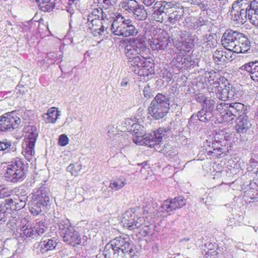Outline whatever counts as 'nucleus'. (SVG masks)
I'll list each match as a JSON object with an SVG mask.
<instances>
[{"label":"nucleus","instance_id":"1","mask_svg":"<svg viewBox=\"0 0 258 258\" xmlns=\"http://www.w3.org/2000/svg\"><path fill=\"white\" fill-rule=\"evenodd\" d=\"M136 245L127 235L120 236L107 243L103 251L105 258H132L135 254Z\"/></svg>","mask_w":258,"mask_h":258},{"label":"nucleus","instance_id":"2","mask_svg":"<svg viewBox=\"0 0 258 258\" xmlns=\"http://www.w3.org/2000/svg\"><path fill=\"white\" fill-rule=\"evenodd\" d=\"M232 134L224 131L216 132L212 141L206 140L204 144L206 153L210 158H222L226 156L233 147L231 140Z\"/></svg>","mask_w":258,"mask_h":258},{"label":"nucleus","instance_id":"3","mask_svg":"<svg viewBox=\"0 0 258 258\" xmlns=\"http://www.w3.org/2000/svg\"><path fill=\"white\" fill-rule=\"evenodd\" d=\"M222 45L234 53H246L250 49V42L243 34L231 29L227 30L221 38Z\"/></svg>","mask_w":258,"mask_h":258},{"label":"nucleus","instance_id":"4","mask_svg":"<svg viewBox=\"0 0 258 258\" xmlns=\"http://www.w3.org/2000/svg\"><path fill=\"white\" fill-rule=\"evenodd\" d=\"M108 19L107 15L102 9H94L86 18H83L81 25L85 26L94 36H98L102 35L108 28V24L105 22Z\"/></svg>","mask_w":258,"mask_h":258},{"label":"nucleus","instance_id":"5","mask_svg":"<svg viewBox=\"0 0 258 258\" xmlns=\"http://www.w3.org/2000/svg\"><path fill=\"white\" fill-rule=\"evenodd\" d=\"M112 33L117 36L129 37L136 36L138 30L135 27L133 21L118 14L113 18L110 28Z\"/></svg>","mask_w":258,"mask_h":258},{"label":"nucleus","instance_id":"6","mask_svg":"<svg viewBox=\"0 0 258 258\" xmlns=\"http://www.w3.org/2000/svg\"><path fill=\"white\" fill-rule=\"evenodd\" d=\"M57 224L59 233L64 242L74 247L82 244L84 245L85 242L82 240L85 241L84 238L87 239V237L84 236L82 239L79 232L70 225L68 219L59 220Z\"/></svg>","mask_w":258,"mask_h":258},{"label":"nucleus","instance_id":"7","mask_svg":"<svg viewBox=\"0 0 258 258\" xmlns=\"http://www.w3.org/2000/svg\"><path fill=\"white\" fill-rule=\"evenodd\" d=\"M170 103L168 96L158 93L148 107V113L154 119L163 118L168 113Z\"/></svg>","mask_w":258,"mask_h":258},{"label":"nucleus","instance_id":"8","mask_svg":"<svg viewBox=\"0 0 258 258\" xmlns=\"http://www.w3.org/2000/svg\"><path fill=\"white\" fill-rule=\"evenodd\" d=\"M216 110L221 114L224 121L229 123H231L237 116L245 114L246 111L244 105L238 102H222L216 106Z\"/></svg>","mask_w":258,"mask_h":258},{"label":"nucleus","instance_id":"9","mask_svg":"<svg viewBox=\"0 0 258 258\" xmlns=\"http://www.w3.org/2000/svg\"><path fill=\"white\" fill-rule=\"evenodd\" d=\"M130 67L132 72L140 76L148 77L154 72V62L151 57L142 54L131 61Z\"/></svg>","mask_w":258,"mask_h":258},{"label":"nucleus","instance_id":"10","mask_svg":"<svg viewBox=\"0 0 258 258\" xmlns=\"http://www.w3.org/2000/svg\"><path fill=\"white\" fill-rule=\"evenodd\" d=\"M25 165L22 159L16 158L8 165L4 173L7 181L15 182L26 177Z\"/></svg>","mask_w":258,"mask_h":258},{"label":"nucleus","instance_id":"11","mask_svg":"<svg viewBox=\"0 0 258 258\" xmlns=\"http://www.w3.org/2000/svg\"><path fill=\"white\" fill-rule=\"evenodd\" d=\"M21 126V120L17 111L8 112L0 116V134L12 132Z\"/></svg>","mask_w":258,"mask_h":258},{"label":"nucleus","instance_id":"12","mask_svg":"<svg viewBox=\"0 0 258 258\" xmlns=\"http://www.w3.org/2000/svg\"><path fill=\"white\" fill-rule=\"evenodd\" d=\"M125 56L128 60V63L135 60L140 55L146 53L145 51H149L144 41L138 38H132L130 40V44L126 46L125 48Z\"/></svg>","mask_w":258,"mask_h":258},{"label":"nucleus","instance_id":"13","mask_svg":"<svg viewBox=\"0 0 258 258\" xmlns=\"http://www.w3.org/2000/svg\"><path fill=\"white\" fill-rule=\"evenodd\" d=\"M140 210V208H132L123 214L121 224L124 228L132 230L142 226L144 220L138 215V211Z\"/></svg>","mask_w":258,"mask_h":258},{"label":"nucleus","instance_id":"14","mask_svg":"<svg viewBox=\"0 0 258 258\" xmlns=\"http://www.w3.org/2000/svg\"><path fill=\"white\" fill-rule=\"evenodd\" d=\"M57 240L55 237L49 238L43 237L40 241L34 243L33 250L37 254H44L49 251L55 249L57 244Z\"/></svg>","mask_w":258,"mask_h":258},{"label":"nucleus","instance_id":"15","mask_svg":"<svg viewBox=\"0 0 258 258\" xmlns=\"http://www.w3.org/2000/svg\"><path fill=\"white\" fill-rule=\"evenodd\" d=\"M186 204V199L182 196L164 201L159 209L162 212L169 213L183 207Z\"/></svg>","mask_w":258,"mask_h":258},{"label":"nucleus","instance_id":"16","mask_svg":"<svg viewBox=\"0 0 258 258\" xmlns=\"http://www.w3.org/2000/svg\"><path fill=\"white\" fill-rule=\"evenodd\" d=\"M223 82H224L223 81ZM225 82H226L225 81ZM223 84H220L219 86L216 88L217 91L216 92V96L219 99L226 101L229 99H234L236 95L235 87L229 83V81L227 79V83H222Z\"/></svg>","mask_w":258,"mask_h":258},{"label":"nucleus","instance_id":"17","mask_svg":"<svg viewBox=\"0 0 258 258\" xmlns=\"http://www.w3.org/2000/svg\"><path fill=\"white\" fill-rule=\"evenodd\" d=\"M131 122H133V120L127 118L125 119L124 124L127 125H131L128 129L133 134L134 142L137 144L142 143L141 141L144 140V137L145 136L144 127L138 123H133L131 124Z\"/></svg>","mask_w":258,"mask_h":258},{"label":"nucleus","instance_id":"18","mask_svg":"<svg viewBox=\"0 0 258 258\" xmlns=\"http://www.w3.org/2000/svg\"><path fill=\"white\" fill-rule=\"evenodd\" d=\"M13 204L12 199H6L4 202L0 203V225L8 221L10 222L13 218L12 207L10 206Z\"/></svg>","mask_w":258,"mask_h":258},{"label":"nucleus","instance_id":"19","mask_svg":"<svg viewBox=\"0 0 258 258\" xmlns=\"http://www.w3.org/2000/svg\"><path fill=\"white\" fill-rule=\"evenodd\" d=\"M170 43L168 36H160L157 38L151 40L150 44L153 50L162 51L166 50Z\"/></svg>","mask_w":258,"mask_h":258},{"label":"nucleus","instance_id":"20","mask_svg":"<svg viewBox=\"0 0 258 258\" xmlns=\"http://www.w3.org/2000/svg\"><path fill=\"white\" fill-rule=\"evenodd\" d=\"M232 19L237 21L238 23L243 24L246 20V14H245L244 10L240 8L238 4L235 1L233 2L231 8L229 10Z\"/></svg>","mask_w":258,"mask_h":258},{"label":"nucleus","instance_id":"21","mask_svg":"<svg viewBox=\"0 0 258 258\" xmlns=\"http://www.w3.org/2000/svg\"><path fill=\"white\" fill-rule=\"evenodd\" d=\"M206 75L208 82L215 88L219 86L220 84L223 85V81L224 83H225V81L227 82L226 78L221 76L219 72L213 70L207 72L206 73ZM226 83H227V82Z\"/></svg>","mask_w":258,"mask_h":258},{"label":"nucleus","instance_id":"22","mask_svg":"<svg viewBox=\"0 0 258 258\" xmlns=\"http://www.w3.org/2000/svg\"><path fill=\"white\" fill-rule=\"evenodd\" d=\"M239 69L242 71H246L248 73L251 79L258 82V61H251L241 66Z\"/></svg>","mask_w":258,"mask_h":258},{"label":"nucleus","instance_id":"23","mask_svg":"<svg viewBox=\"0 0 258 258\" xmlns=\"http://www.w3.org/2000/svg\"><path fill=\"white\" fill-rule=\"evenodd\" d=\"M235 2L238 4L242 11L244 10L245 14H246V18L248 17L251 22L254 14V8L253 9V0H236Z\"/></svg>","mask_w":258,"mask_h":258},{"label":"nucleus","instance_id":"24","mask_svg":"<svg viewBox=\"0 0 258 258\" xmlns=\"http://www.w3.org/2000/svg\"><path fill=\"white\" fill-rule=\"evenodd\" d=\"M32 201L30 204L34 207H40L41 209H44L47 207L50 202V198L47 195H32Z\"/></svg>","mask_w":258,"mask_h":258},{"label":"nucleus","instance_id":"25","mask_svg":"<svg viewBox=\"0 0 258 258\" xmlns=\"http://www.w3.org/2000/svg\"><path fill=\"white\" fill-rule=\"evenodd\" d=\"M203 40L204 41L202 47L203 51L207 52L210 49H213L216 47L217 41L216 34H207L203 35Z\"/></svg>","mask_w":258,"mask_h":258},{"label":"nucleus","instance_id":"26","mask_svg":"<svg viewBox=\"0 0 258 258\" xmlns=\"http://www.w3.org/2000/svg\"><path fill=\"white\" fill-rule=\"evenodd\" d=\"M251 126V120L248 116H244L238 119L236 125L237 132L239 134L246 133Z\"/></svg>","mask_w":258,"mask_h":258},{"label":"nucleus","instance_id":"27","mask_svg":"<svg viewBox=\"0 0 258 258\" xmlns=\"http://www.w3.org/2000/svg\"><path fill=\"white\" fill-rule=\"evenodd\" d=\"M16 143L13 142L6 139L0 141V151L4 153L13 154L16 152Z\"/></svg>","mask_w":258,"mask_h":258},{"label":"nucleus","instance_id":"28","mask_svg":"<svg viewBox=\"0 0 258 258\" xmlns=\"http://www.w3.org/2000/svg\"><path fill=\"white\" fill-rule=\"evenodd\" d=\"M184 9L183 7L175 8L169 13L168 15V21L170 23L175 24L177 21H179L183 17Z\"/></svg>","mask_w":258,"mask_h":258},{"label":"nucleus","instance_id":"29","mask_svg":"<svg viewBox=\"0 0 258 258\" xmlns=\"http://www.w3.org/2000/svg\"><path fill=\"white\" fill-rule=\"evenodd\" d=\"M35 145L24 141L22 145V154L25 156L26 159L30 161L35 154L34 150Z\"/></svg>","mask_w":258,"mask_h":258},{"label":"nucleus","instance_id":"30","mask_svg":"<svg viewBox=\"0 0 258 258\" xmlns=\"http://www.w3.org/2000/svg\"><path fill=\"white\" fill-rule=\"evenodd\" d=\"M138 5V3L136 0H122L119 6L123 12L131 14Z\"/></svg>","mask_w":258,"mask_h":258},{"label":"nucleus","instance_id":"31","mask_svg":"<svg viewBox=\"0 0 258 258\" xmlns=\"http://www.w3.org/2000/svg\"><path fill=\"white\" fill-rule=\"evenodd\" d=\"M131 14L137 20H145L148 17L147 12L144 7L139 4Z\"/></svg>","mask_w":258,"mask_h":258},{"label":"nucleus","instance_id":"32","mask_svg":"<svg viewBox=\"0 0 258 258\" xmlns=\"http://www.w3.org/2000/svg\"><path fill=\"white\" fill-rule=\"evenodd\" d=\"M59 111L56 110V108H49L47 112L43 115V117L47 123H54L60 115Z\"/></svg>","mask_w":258,"mask_h":258},{"label":"nucleus","instance_id":"33","mask_svg":"<svg viewBox=\"0 0 258 258\" xmlns=\"http://www.w3.org/2000/svg\"><path fill=\"white\" fill-rule=\"evenodd\" d=\"M198 38L196 35L187 34L182 41L183 46L186 51H189L192 49L198 40Z\"/></svg>","mask_w":258,"mask_h":258},{"label":"nucleus","instance_id":"34","mask_svg":"<svg viewBox=\"0 0 258 258\" xmlns=\"http://www.w3.org/2000/svg\"><path fill=\"white\" fill-rule=\"evenodd\" d=\"M36 1L38 3L40 9L44 12L52 11L56 4V0H36Z\"/></svg>","mask_w":258,"mask_h":258},{"label":"nucleus","instance_id":"35","mask_svg":"<svg viewBox=\"0 0 258 258\" xmlns=\"http://www.w3.org/2000/svg\"><path fill=\"white\" fill-rule=\"evenodd\" d=\"M154 4L155 6L159 7L165 14L171 12L176 6V5L173 4L171 2H167L163 1H157Z\"/></svg>","mask_w":258,"mask_h":258},{"label":"nucleus","instance_id":"36","mask_svg":"<svg viewBox=\"0 0 258 258\" xmlns=\"http://www.w3.org/2000/svg\"><path fill=\"white\" fill-rule=\"evenodd\" d=\"M171 128L169 126L166 127H160L156 131L154 132L153 135H150L153 140L158 144L161 142L162 138L165 136V133L169 132Z\"/></svg>","mask_w":258,"mask_h":258},{"label":"nucleus","instance_id":"37","mask_svg":"<svg viewBox=\"0 0 258 258\" xmlns=\"http://www.w3.org/2000/svg\"><path fill=\"white\" fill-rule=\"evenodd\" d=\"M198 117H199V121L203 122H208L213 120L214 113L201 109L198 112Z\"/></svg>","mask_w":258,"mask_h":258},{"label":"nucleus","instance_id":"38","mask_svg":"<svg viewBox=\"0 0 258 258\" xmlns=\"http://www.w3.org/2000/svg\"><path fill=\"white\" fill-rule=\"evenodd\" d=\"M61 52H51L48 53L46 57L47 62L49 64H53L55 62L59 63L61 61Z\"/></svg>","mask_w":258,"mask_h":258},{"label":"nucleus","instance_id":"39","mask_svg":"<svg viewBox=\"0 0 258 258\" xmlns=\"http://www.w3.org/2000/svg\"><path fill=\"white\" fill-rule=\"evenodd\" d=\"M194 22V30L201 28L203 26H208L210 22L205 16H202L201 14L197 18L195 17Z\"/></svg>","mask_w":258,"mask_h":258},{"label":"nucleus","instance_id":"40","mask_svg":"<svg viewBox=\"0 0 258 258\" xmlns=\"http://www.w3.org/2000/svg\"><path fill=\"white\" fill-rule=\"evenodd\" d=\"M153 11V12L152 14L153 20L159 22H162L164 20V16L166 14H164L159 7L155 6V5H154Z\"/></svg>","mask_w":258,"mask_h":258},{"label":"nucleus","instance_id":"41","mask_svg":"<svg viewBox=\"0 0 258 258\" xmlns=\"http://www.w3.org/2000/svg\"><path fill=\"white\" fill-rule=\"evenodd\" d=\"M213 58L215 62L218 64L225 63L224 50L217 49L213 53Z\"/></svg>","mask_w":258,"mask_h":258},{"label":"nucleus","instance_id":"42","mask_svg":"<svg viewBox=\"0 0 258 258\" xmlns=\"http://www.w3.org/2000/svg\"><path fill=\"white\" fill-rule=\"evenodd\" d=\"M202 109L214 113L215 108V101L212 99L207 98L202 105Z\"/></svg>","mask_w":258,"mask_h":258},{"label":"nucleus","instance_id":"43","mask_svg":"<svg viewBox=\"0 0 258 258\" xmlns=\"http://www.w3.org/2000/svg\"><path fill=\"white\" fill-rule=\"evenodd\" d=\"M195 17L191 16H187L185 18L182 22L184 27L187 28L189 30H194Z\"/></svg>","mask_w":258,"mask_h":258},{"label":"nucleus","instance_id":"44","mask_svg":"<svg viewBox=\"0 0 258 258\" xmlns=\"http://www.w3.org/2000/svg\"><path fill=\"white\" fill-rule=\"evenodd\" d=\"M67 169L68 171L72 173L73 175L77 176L82 169V165L79 163L71 164L67 167Z\"/></svg>","mask_w":258,"mask_h":258},{"label":"nucleus","instance_id":"45","mask_svg":"<svg viewBox=\"0 0 258 258\" xmlns=\"http://www.w3.org/2000/svg\"><path fill=\"white\" fill-rule=\"evenodd\" d=\"M26 236V238L31 237L32 239L36 238V233L34 227H30L29 228L27 226L26 228L23 230V233L21 235Z\"/></svg>","mask_w":258,"mask_h":258},{"label":"nucleus","instance_id":"46","mask_svg":"<svg viewBox=\"0 0 258 258\" xmlns=\"http://www.w3.org/2000/svg\"><path fill=\"white\" fill-rule=\"evenodd\" d=\"M172 63L173 66H175L178 69L183 68L184 67L183 64L185 63L184 56L181 57L180 55L178 56H177L176 57H174L173 59Z\"/></svg>","mask_w":258,"mask_h":258},{"label":"nucleus","instance_id":"47","mask_svg":"<svg viewBox=\"0 0 258 258\" xmlns=\"http://www.w3.org/2000/svg\"><path fill=\"white\" fill-rule=\"evenodd\" d=\"M152 138L150 136H147L145 135V136L144 137V140H142L141 142H142V143H139V145H144L145 144L146 145L150 147H153L156 145H158L156 142L154 141L153 140H152Z\"/></svg>","mask_w":258,"mask_h":258},{"label":"nucleus","instance_id":"48","mask_svg":"<svg viewBox=\"0 0 258 258\" xmlns=\"http://www.w3.org/2000/svg\"><path fill=\"white\" fill-rule=\"evenodd\" d=\"M163 153L166 157H171L176 154V151L170 145H167L162 149Z\"/></svg>","mask_w":258,"mask_h":258},{"label":"nucleus","instance_id":"49","mask_svg":"<svg viewBox=\"0 0 258 258\" xmlns=\"http://www.w3.org/2000/svg\"><path fill=\"white\" fill-rule=\"evenodd\" d=\"M38 136V133H32L26 135V138L25 139L24 141L28 142V143L32 144V145H35L36 141L37 140V138Z\"/></svg>","mask_w":258,"mask_h":258},{"label":"nucleus","instance_id":"50","mask_svg":"<svg viewBox=\"0 0 258 258\" xmlns=\"http://www.w3.org/2000/svg\"><path fill=\"white\" fill-rule=\"evenodd\" d=\"M125 184L126 182L124 181L118 180L113 182H111L110 183L109 187L115 190H118L121 188Z\"/></svg>","mask_w":258,"mask_h":258},{"label":"nucleus","instance_id":"51","mask_svg":"<svg viewBox=\"0 0 258 258\" xmlns=\"http://www.w3.org/2000/svg\"><path fill=\"white\" fill-rule=\"evenodd\" d=\"M13 204H11L10 205L12 207V209L15 211L20 210V209L25 207V205L23 204V202H19L17 199H15V201L12 200Z\"/></svg>","mask_w":258,"mask_h":258},{"label":"nucleus","instance_id":"52","mask_svg":"<svg viewBox=\"0 0 258 258\" xmlns=\"http://www.w3.org/2000/svg\"><path fill=\"white\" fill-rule=\"evenodd\" d=\"M198 114L194 113L189 118L188 120V126L189 128L190 126H192L193 125H197L198 123V120H199V117H198Z\"/></svg>","mask_w":258,"mask_h":258},{"label":"nucleus","instance_id":"53","mask_svg":"<svg viewBox=\"0 0 258 258\" xmlns=\"http://www.w3.org/2000/svg\"><path fill=\"white\" fill-rule=\"evenodd\" d=\"M185 63L183 64L184 68H189L194 67L195 65V61L192 60V57L190 56H185Z\"/></svg>","mask_w":258,"mask_h":258},{"label":"nucleus","instance_id":"54","mask_svg":"<svg viewBox=\"0 0 258 258\" xmlns=\"http://www.w3.org/2000/svg\"><path fill=\"white\" fill-rule=\"evenodd\" d=\"M29 211L33 215L37 216L41 214L42 209H41L40 207H34V206L30 204H29Z\"/></svg>","mask_w":258,"mask_h":258},{"label":"nucleus","instance_id":"55","mask_svg":"<svg viewBox=\"0 0 258 258\" xmlns=\"http://www.w3.org/2000/svg\"><path fill=\"white\" fill-rule=\"evenodd\" d=\"M207 96H206L204 94L202 93H196L194 95V99L199 103L201 104V105H203V103L206 101V100L208 98Z\"/></svg>","mask_w":258,"mask_h":258},{"label":"nucleus","instance_id":"56","mask_svg":"<svg viewBox=\"0 0 258 258\" xmlns=\"http://www.w3.org/2000/svg\"><path fill=\"white\" fill-rule=\"evenodd\" d=\"M58 143L60 146H65L69 143V138L65 134H62L59 137Z\"/></svg>","mask_w":258,"mask_h":258},{"label":"nucleus","instance_id":"57","mask_svg":"<svg viewBox=\"0 0 258 258\" xmlns=\"http://www.w3.org/2000/svg\"><path fill=\"white\" fill-rule=\"evenodd\" d=\"M34 228L35 229V232L36 233V238L38 236H40L44 234L47 229V227H41L40 225H36Z\"/></svg>","mask_w":258,"mask_h":258},{"label":"nucleus","instance_id":"58","mask_svg":"<svg viewBox=\"0 0 258 258\" xmlns=\"http://www.w3.org/2000/svg\"><path fill=\"white\" fill-rule=\"evenodd\" d=\"M143 93L144 97L147 98H150L153 96V91L149 86L145 87Z\"/></svg>","mask_w":258,"mask_h":258},{"label":"nucleus","instance_id":"59","mask_svg":"<svg viewBox=\"0 0 258 258\" xmlns=\"http://www.w3.org/2000/svg\"><path fill=\"white\" fill-rule=\"evenodd\" d=\"M227 50H228V51H224V55L225 62H227L233 59L232 52H233V51L229 49Z\"/></svg>","mask_w":258,"mask_h":258},{"label":"nucleus","instance_id":"60","mask_svg":"<svg viewBox=\"0 0 258 258\" xmlns=\"http://www.w3.org/2000/svg\"><path fill=\"white\" fill-rule=\"evenodd\" d=\"M47 185L46 184H42L38 189L37 192H40V194H47L48 192H49V188L47 187Z\"/></svg>","mask_w":258,"mask_h":258},{"label":"nucleus","instance_id":"61","mask_svg":"<svg viewBox=\"0 0 258 258\" xmlns=\"http://www.w3.org/2000/svg\"><path fill=\"white\" fill-rule=\"evenodd\" d=\"M243 198H244L245 201H248L249 203H252L258 201V195H255V196L253 197H249L247 196L246 195H244Z\"/></svg>","mask_w":258,"mask_h":258},{"label":"nucleus","instance_id":"62","mask_svg":"<svg viewBox=\"0 0 258 258\" xmlns=\"http://www.w3.org/2000/svg\"><path fill=\"white\" fill-rule=\"evenodd\" d=\"M25 129L27 134V135L32 133L38 132L36 127L34 125H27Z\"/></svg>","mask_w":258,"mask_h":258},{"label":"nucleus","instance_id":"63","mask_svg":"<svg viewBox=\"0 0 258 258\" xmlns=\"http://www.w3.org/2000/svg\"><path fill=\"white\" fill-rule=\"evenodd\" d=\"M249 188L253 190L251 192L257 191H258V185L255 182L251 181L249 184Z\"/></svg>","mask_w":258,"mask_h":258},{"label":"nucleus","instance_id":"64","mask_svg":"<svg viewBox=\"0 0 258 258\" xmlns=\"http://www.w3.org/2000/svg\"><path fill=\"white\" fill-rule=\"evenodd\" d=\"M251 23L255 26H258V14H254Z\"/></svg>","mask_w":258,"mask_h":258}]
</instances>
